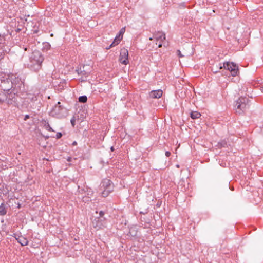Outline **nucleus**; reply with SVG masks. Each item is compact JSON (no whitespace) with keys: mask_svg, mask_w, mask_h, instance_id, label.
I'll return each instance as SVG.
<instances>
[{"mask_svg":"<svg viewBox=\"0 0 263 263\" xmlns=\"http://www.w3.org/2000/svg\"><path fill=\"white\" fill-rule=\"evenodd\" d=\"M6 82H7L8 86H4V88L6 90H12L14 92H18L21 88L24 87V83L18 77H15L14 78L12 79V80L9 79V81H7Z\"/></svg>","mask_w":263,"mask_h":263,"instance_id":"f257e3e1","label":"nucleus"},{"mask_svg":"<svg viewBox=\"0 0 263 263\" xmlns=\"http://www.w3.org/2000/svg\"><path fill=\"white\" fill-rule=\"evenodd\" d=\"M249 99L246 97H241L235 101V108L237 113L241 114L248 106Z\"/></svg>","mask_w":263,"mask_h":263,"instance_id":"f03ea898","label":"nucleus"},{"mask_svg":"<svg viewBox=\"0 0 263 263\" xmlns=\"http://www.w3.org/2000/svg\"><path fill=\"white\" fill-rule=\"evenodd\" d=\"M228 70L232 76H236L239 72L238 66L233 62H226L222 64H219V69L222 68Z\"/></svg>","mask_w":263,"mask_h":263,"instance_id":"7ed1b4c3","label":"nucleus"},{"mask_svg":"<svg viewBox=\"0 0 263 263\" xmlns=\"http://www.w3.org/2000/svg\"><path fill=\"white\" fill-rule=\"evenodd\" d=\"M92 226L97 230L103 229L106 227V219L96 217L92 221Z\"/></svg>","mask_w":263,"mask_h":263,"instance_id":"20e7f679","label":"nucleus"},{"mask_svg":"<svg viewBox=\"0 0 263 263\" xmlns=\"http://www.w3.org/2000/svg\"><path fill=\"white\" fill-rule=\"evenodd\" d=\"M128 51L127 49L123 48L120 50V54L119 56V61L121 63L124 65L128 64L129 61L128 60Z\"/></svg>","mask_w":263,"mask_h":263,"instance_id":"39448f33","label":"nucleus"},{"mask_svg":"<svg viewBox=\"0 0 263 263\" xmlns=\"http://www.w3.org/2000/svg\"><path fill=\"white\" fill-rule=\"evenodd\" d=\"M18 92H14L11 90V92L7 95L6 103L8 105H13L15 106L17 104V93Z\"/></svg>","mask_w":263,"mask_h":263,"instance_id":"423d86ee","label":"nucleus"},{"mask_svg":"<svg viewBox=\"0 0 263 263\" xmlns=\"http://www.w3.org/2000/svg\"><path fill=\"white\" fill-rule=\"evenodd\" d=\"M30 61H37L39 63H42L44 60V58L39 51L35 50L32 53L30 57Z\"/></svg>","mask_w":263,"mask_h":263,"instance_id":"0eeeda50","label":"nucleus"},{"mask_svg":"<svg viewBox=\"0 0 263 263\" xmlns=\"http://www.w3.org/2000/svg\"><path fill=\"white\" fill-rule=\"evenodd\" d=\"M162 90L161 89H158L151 91L149 93V97L153 99H159L162 97Z\"/></svg>","mask_w":263,"mask_h":263,"instance_id":"6e6552de","label":"nucleus"},{"mask_svg":"<svg viewBox=\"0 0 263 263\" xmlns=\"http://www.w3.org/2000/svg\"><path fill=\"white\" fill-rule=\"evenodd\" d=\"M14 237L15 238L17 242L22 246H26L28 243L27 239L22 236H19L16 234H14Z\"/></svg>","mask_w":263,"mask_h":263,"instance_id":"1a4fd4ad","label":"nucleus"},{"mask_svg":"<svg viewBox=\"0 0 263 263\" xmlns=\"http://www.w3.org/2000/svg\"><path fill=\"white\" fill-rule=\"evenodd\" d=\"M42 63H39L37 61L34 62L30 61V68L34 71H38L41 68Z\"/></svg>","mask_w":263,"mask_h":263,"instance_id":"9d476101","label":"nucleus"},{"mask_svg":"<svg viewBox=\"0 0 263 263\" xmlns=\"http://www.w3.org/2000/svg\"><path fill=\"white\" fill-rule=\"evenodd\" d=\"M153 37L156 40V42L160 41V42H162L165 40V34L161 32H158L154 33Z\"/></svg>","mask_w":263,"mask_h":263,"instance_id":"9b49d317","label":"nucleus"},{"mask_svg":"<svg viewBox=\"0 0 263 263\" xmlns=\"http://www.w3.org/2000/svg\"><path fill=\"white\" fill-rule=\"evenodd\" d=\"M101 184H102L101 187L102 189H107L109 187H111V189H112V190L114 189L112 183L111 181L109 179H104L102 181Z\"/></svg>","mask_w":263,"mask_h":263,"instance_id":"f8f14e48","label":"nucleus"},{"mask_svg":"<svg viewBox=\"0 0 263 263\" xmlns=\"http://www.w3.org/2000/svg\"><path fill=\"white\" fill-rule=\"evenodd\" d=\"M62 109H63V107L60 105V102H58L53 108L51 112L55 115L60 116L61 114V110Z\"/></svg>","mask_w":263,"mask_h":263,"instance_id":"ddd939ff","label":"nucleus"},{"mask_svg":"<svg viewBox=\"0 0 263 263\" xmlns=\"http://www.w3.org/2000/svg\"><path fill=\"white\" fill-rule=\"evenodd\" d=\"M103 191L102 192V196L103 197H107L109 194L113 191L112 189L109 187L107 189H103Z\"/></svg>","mask_w":263,"mask_h":263,"instance_id":"4468645a","label":"nucleus"},{"mask_svg":"<svg viewBox=\"0 0 263 263\" xmlns=\"http://www.w3.org/2000/svg\"><path fill=\"white\" fill-rule=\"evenodd\" d=\"M201 115L198 111H192L190 114V117L193 119H198L201 117Z\"/></svg>","mask_w":263,"mask_h":263,"instance_id":"2eb2a0df","label":"nucleus"},{"mask_svg":"<svg viewBox=\"0 0 263 263\" xmlns=\"http://www.w3.org/2000/svg\"><path fill=\"white\" fill-rule=\"evenodd\" d=\"M122 39V36H121V37H119V36L116 35L113 42L111 44L110 46L114 47V46L118 45Z\"/></svg>","mask_w":263,"mask_h":263,"instance_id":"dca6fc26","label":"nucleus"},{"mask_svg":"<svg viewBox=\"0 0 263 263\" xmlns=\"http://www.w3.org/2000/svg\"><path fill=\"white\" fill-rule=\"evenodd\" d=\"M7 81H9V79H7L6 80H4L3 81H2L1 82V84L0 86L1 87L2 89L4 90V91L8 92L10 90L5 89L4 88V87H3L4 86H5V87H8V84H7V82H6Z\"/></svg>","mask_w":263,"mask_h":263,"instance_id":"f3484780","label":"nucleus"},{"mask_svg":"<svg viewBox=\"0 0 263 263\" xmlns=\"http://www.w3.org/2000/svg\"><path fill=\"white\" fill-rule=\"evenodd\" d=\"M7 210L6 209L5 205L2 203L0 205V215L3 216L6 214Z\"/></svg>","mask_w":263,"mask_h":263,"instance_id":"a211bd4d","label":"nucleus"},{"mask_svg":"<svg viewBox=\"0 0 263 263\" xmlns=\"http://www.w3.org/2000/svg\"><path fill=\"white\" fill-rule=\"evenodd\" d=\"M7 99V95L4 93L1 92L0 93V103H2L6 101Z\"/></svg>","mask_w":263,"mask_h":263,"instance_id":"6ab92c4d","label":"nucleus"},{"mask_svg":"<svg viewBox=\"0 0 263 263\" xmlns=\"http://www.w3.org/2000/svg\"><path fill=\"white\" fill-rule=\"evenodd\" d=\"M79 102L80 103H86L87 101V97L86 96H82L78 98Z\"/></svg>","mask_w":263,"mask_h":263,"instance_id":"aec40b11","label":"nucleus"},{"mask_svg":"<svg viewBox=\"0 0 263 263\" xmlns=\"http://www.w3.org/2000/svg\"><path fill=\"white\" fill-rule=\"evenodd\" d=\"M76 72L78 74H82V75H87L88 72H86L84 70H82L81 68H80L79 69H76Z\"/></svg>","mask_w":263,"mask_h":263,"instance_id":"412c9836","label":"nucleus"},{"mask_svg":"<svg viewBox=\"0 0 263 263\" xmlns=\"http://www.w3.org/2000/svg\"><path fill=\"white\" fill-rule=\"evenodd\" d=\"M227 142L224 140L218 143V146L219 148L225 147L227 146Z\"/></svg>","mask_w":263,"mask_h":263,"instance_id":"4be33fe9","label":"nucleus"},{"mask_svg":"<svg viewBox=\"0 0 263 263\" xmlns=\"http://www.w3.org/2000/svg\"><path fill=\"white\" fill-rule=\"evenodd\" d=\"M42 123L44 125V128L47 130L48 128H49L50 126L48 123V122L47 120H43L42 121Z\"/></svg>","mask_w":263,"mask_h":263,"instance_id":"5701e85b","label":"nucleus"},{"mask_svg":"<svg viewBox=\"0 0 263 263\" xmlns=\"http://www.w3.org/2000/svg\"><path fill=\"white\" fill-rule=\"evenodd\" d=\"M6 39L4 35L0 34V45H4L5 43Z\"/></svg>","mask_w":263,"mask_h":263,"instance_id":"b1692460","label":"nucleus"},{"mask_svg":"<svg viewBox=\"0 0 263 263\" xmlns=\"http://www.w3.org/2000/svg\"><path fill=\"white\" fill-rule=\"evenodd\" d=\"M125 31V28L124 27L122 28V29H121L118 34L117 36H119V37H121V36L123 37V34H124Z\"/></svg>","mask_w":263,"mask_h":263,"instance_id":"393cba45","label":"nucleus"},{"mask_svg":"<svg viewBox=\"0 0 263 263\" xmlns=\"http://www.w3.org/2000/svg\"><path fill=\"white\" fill-rule=\"evenodd\" d=\"M75 121L76 119L75 118L73 117L70 120L71 125H72L73 127H74V126L75 125Z\"/></svg>","mask_w":263,"mask_h":263,"instance_id":"a878e982","label":"nucleus"},{"mask_svg":"<svg viewBox=\"0 0 263 263\" xmlns=\"http://www.w3.org/2000/svg\"><path fill=\"white\" fill-rule=\"evenodd\" d=\"M62 134L61 132H58L56 134L57 139H60L62 137Z\"/></svg>","mask_w":263,"mask_h":263,"instance_id":"bb28decb","label":"nucleus"},{"mask_svg":"<svg viewBox=\"0 0 263 263\" xmlns=\"http://www.w3.org/2000/svg\"><path fill=\"white\" fill-rule=\"evenodd\" d=\"M177 54L178 56L180 58L184 57V55L182 54L181 51L179 50H178L177 51Z\"/></svg>","mask_w":263,"mask_h":263,"instance_id":"cd10ccee","label":"nucleus"},{"mask_svg":"<svg viewBox=\"0 0 263 263\" xmlns=\"http://www.w3.org/2000/svg\"><path fill=\"white\" fill-rule=\"evenodd\" d=\"M100 217L99 218H104V212L103 211H100L99 212Z\"/></svg>","mask_w":263,"mask_h":263,"instance_id":"c85d7f7f","label":"nucleus"},{"mask_svg":"<svg viewBox=\"0 0 263 263\" xmlns=\"http://www.w3.org/2000/svg\"><path fill=\"white\" fill-rule=\"evenodd\" d=\"M162 42H160V41H158V42H156V44L158 45L159 48H160L162 47Z\"/></svg>","mask_w":263,"mask_h":263,"instance_id":"c756f323","label":"nucleus"},{"mask_svg":"<svg viewBox=\"0 0 263 263\" xmlns=\"http://www.w3.org/2000/svg\"><path fill=\"white\" fill-rule=\"evenodd\" d=\"M165 155L166 157H169L171 155V153L168 151L165 152Z\"/></svg>","mask_w":263,"mask_h":263,"instance_id":"7c9ffc66","label":"nucleus"},{"mask_svg":"<svg viewBox=\"0 0 263 263\" xmlns=\"http://www.w3.org/2000/svg\"><path fill=\"white\" fill-rule=\"evenodd\" d=\"M212 71H213V72L214 73H217V72H218V70H217V69H214L213 67L212 68Z\"/></svg>","mask_w":263,"mask_h":263,"instance_id":"2f4dec72","label":"nucleus"},{"mask_svg":"<svg viewBox=\"0 0 263 263\" xmlns=\"http://www.w3.org/2000/svg\"><path fill=\"white\" fill-rule=\"evenodd\" d=\"M47 130H48L49 132H54V130L51 127H50L49 128H48L47 129Z\"/></svg>","mask_w":263,"mask_h":263,"instance_id":"473e14b6","label":"nucleus"},{"mask_svg":"<svg viewBox=\"0 0 263 263\" xmlns=\"http://www.w3.org/2000/svg\"><path fill=\"white\" fill-rule=\"evenodd\" d=\"M29 118V116L28 115H26L25 116L24 120H26L27 119Z\"/></svg>","mask_w":263,"mask_h":263,"instance_id":"72a5a7b5","label":"nucleus"},{"mask_svg":"<svg viewBox=\"0 0 263 263\" xmlns=\"http://www.w3.org/2000/svg\"><path fill=\"white\" fill-rule=\"evenodd\" d=\"M71 159L72 158L70 157H69L67 159V161H68V162H70L71 161Z\"/></svg>","mask_w":263,"mask_h":263,"instance_id":"f704fd0d","label":"nucleus"},{"mask_svg":"<svg viewBox=\"0 0 263 263\" xmlns=\"http://www.w3.org/2000/svg\"><path fill=\"white\" fill-rule=\"evenodd\" d=\"M72 145H77V142L76 141H74V142H73Z\"/></svg>","mask_w":263,"mask_h":263,"instance_id":"c9c22d12","label":"nucleus"},{"mask_svg":"<svg viewBox=\"0 0 263 263\" xmlns=\"http://www.w3.org/2000/svg\"><path fill=\"white\" fill-rule=\"evenodd\" d=\"M21 30V29H20V28H17V29H16L15 30V31H16V32H19Z\"/></svg>","mask_w":263,"mask_h":263,"instance_id":"e433bc0d","label":"nucleus"},{"mask_svg":"<svg viewBox=\"0 0 263 263\" xmlns=\"http://www.w3.org/2000/svg\"><path fill=\"white\" fill-rule=\"evenodd\" d=\"M113 47V46H110V45L109 47H106V49L107 50H108V49H110V48H111V47Z\"/></svg>","mask_w":263,"mask_h":263,"instance_id":"4c0bfd02","label":"nucleus"},{"mask_svg":"<svg viewBox=\"0 0 263 263\" xmlns=\"http://www.w3.org/2000/svg\"><path fill=\"white\" fill-rule=\"evenodd\" d=\"M261 91L263 92V86H262V87H261Z\"/></svg>","mask_w":263,"mask_h":263,"instance_id":"58836bf2","label":"nucleus"},{"mask_svg":"<svg viewBox=\"0 0 263 263\" xmlns=\"http://www.w3.org/2000/svg\"><path fill=\"white\" fill-rule=\"evenodd\" d=\"M114 147H111V151H114Z\"/></svg>","mask_w":263,"mask_h":263,"instance_id":"ea45409f","label":"nucleus"},{"mask_svg":"<svg viewBox=\"0 0 263 263\" xmlns=\"http://www.w3.org/2000/svg\"><path fill=\"white\" fill-rule=\"evenodd\" d=\"M149 40H152V38L150 37V38H149Z\"/></svg>","mask_w":263,"mask_h":263,"instance_id":"a19ab883","label":"nucleus"}]
</instances>
